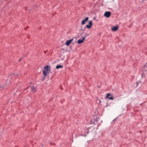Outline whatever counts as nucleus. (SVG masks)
<instances>
[{
	"label": "nucleus",
	"mask_w": 147,
	"mask_h": 147,
	"mask_svg": "<svg viewBox=\"0 0 147 147\" xmlns=\"http://www.w3.org/2000/svg\"><path fill=\"white\" fill-rule=\"evenodd\" d=\"M50 68V67L48 65H47L44 67V69L43 70V73L45 76H47V74L49 71Z\"/></svg>",
	"instance_id": "1"
},
{
	"label": "nucleus",
	"mask_w": 147,
	"mask_h": 147,
	"mask_svg": "<svg viewBox=\"0 0 147 147\" xmlns=\"http://www.w3.org/2000/svg\"><path fill=\"white\" fill-rule=\"evenodd\" d=\"M86 37V36H85L83 37L82 39H80L78 40L77 43L78 44H80L82 43L85 40V38Z\"/></svg>",
	"instance_id": "2"
},
{
	"label": "nucleus",
	"mask_w": 147,
	"mask_h": 147,
	"mask_svg": "<svg viewBox=\"0 0 147 147\" xmlns=\"http://www.w3.org/2000/svg\"><path fill=\"white\" fill-rule=\"evenodd\" d=\"M88 23L89 24L87 25L86 26V27L87 28L90 29L92 27V21L90 20L89 22Z\"/></svg>",
	"instance_id": "3"
},
{
	"label": "nucleus",
	"mask_w": 147,
	"mask_h": 147,
	"mask_svg": "<svg viewBox=\"0 0 147 147\" xmlns=\"http://www.w3.org/2000/svg\"><path fill=\"white\" fill-rule=\"evenodd\" d=\"M111 15V13L109 11H106L104 13V16L107 18H109Z\"/></svg>",
	"instance_id": "4"
},
{
	"label": "nucleus",
	"mask_w": 147,
	"mask_h": 147,
	"mask_svg": "<svg viewBox=\"0 0 147 147\" xmlns=\"http://www.w3.org/2000/svg\"><path fill=\"white\" fill-rule=\"evenodd\" d=\"M106 98L109 99L111 100H113L114 98L111 95V94L110 93H108L106 96Z\"/></svg>",
	"instance_id": "5"
},
{
	"label": "nucleus",
	"mask_w": 147,
	"mask_h": 147,
	"mask_svg": "<svg viewBox=\"0 0 147 147\" xmlns=\"http://www.w3.org/2000/svg\"><path fill=\"white\" fill-rule=\"evenodd\" d=\"M73 38H72L71 39L66 41L65 45L67 46H68L71 44V42L73 41Z\"/></svg>",
	"instance_id": "6"
},
{
	"label": "nucleus",
	"mask_w": 147,
	"mask_h": 147,
	"mask_svg": "<svg viewBox=\"0 0 147 147\" xmlns=\"http://www.w3.org/2000/svg\"><path fill=\"white\" fill-rule=\"evenodd\" d=\"M88 17H87L84 20H83L81 24L82 25H84L86 24V22L88 21Z\"/></svg>",
	"instance_id": "7"
},
{
	"label": "nucleus",
	"mask_w": 147,
	"mask_h": 147,
	"mask_svg": "<svg viewBox=\"0 0 147 147\" xmlns=\"http://www.w3.org/2000/svg\"><path fill=\"white\" fill-rule=\"evenodd\" d=\"M118 29V27L117 26H114L111 28L112 30L113 31H116Z\"/></svg>",
	"instance_id": "8"
},
{
	"label": "nucleus",
	"mask_w": 147,
	"mask_h": 147,
	"mask_svg": "<svg viewBox=\"0 0 147 147\" xmlns=\"http://www.w3.org/2000/svg\"><path fill=\"white\" fill-rule=\"evenodd\" d=\"M31 91L33 92L36 91V88L34 86H31Z\"/></svg>",
	"instance_id": "9"
},
{
	"label": "nucleus",
	"mask_w": 147,
	"mask_h": 147,
	"mask_svg": "<svg viewBox=\"0 0 147 147\" xmlns=\"http://www.w3.org/2000/svg\"><path fill=\"white\" fill-rule=\"evenodd\" d=\"M63 67V65H57L56 67V68L57 69H59L60 68H62Z\"/></svg>",
	"instance_id": "10"
},
{
	"label": "nucleus",
	"mask_w": 147,
	"mask_h": 147,
	"mask_svg": "<svg viewBox=\"0 0 147 147\" xmlns=\"http://www.w3.org/2000/svg\"><path fill=\"white\" fill-rule=\"evenodd\" d=\"M15 76V75L14 74H12L10 75L9 76V77L10 78H12V76H13H13Z\"/></svg>",
	"instance_id": "11"
},
{
	"label": "nucleus",
	"mask_w": 147,
	"mask_h": 147,
	"mask_svg": "<svg viewBox=\"0 0 147 147\" xmlns=\"http://www.w3.org/2000/svg\"><path fill=\"white\" fill-rule=\"evenodd\" d=\"M21 59H20L19 60V61H20V60H21Z\"/></svg>",
	"instance_id": "12"
}]
</instances>
